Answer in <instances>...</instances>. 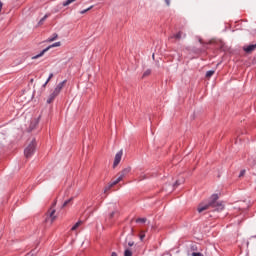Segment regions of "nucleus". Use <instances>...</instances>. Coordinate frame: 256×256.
<instances>
[{"mask_svg":"<svg viewBox=\"0 0 256 256\" xmlns=\"http://www.w3.org/2000/svg\"><path fill=\"white\" fill-rule=\"evenodd\" d=\"M218 200H219V195L213 194L206 205H203V203H200L198 205L197 207L198 213H203V211H207L209 207L216 208V211H223L225 209V206L222 203L217 202Z\"/></svg>","mask_w":256,"mask_h":256,"instance_id":"1","label":"nucleus"},{"mask_svg":"<svg viewBox=\"0 0 256 256\" xmlns=\"http://www.w3.org/2000/svg\"><path fill=\"white\" fill-rule=\"evenodd\" d=\"M37 149V139L33 138L28 146L24 149V155L26 159H30L33 157L35 151Z\"/></svg>","mask_w":256,"mask_h":256,"instance_id":"2","label":"nucleus"},{"mask_svg":"<svg viewBox=\"0 0 256 256\" xmlns=\"http://www.w3.org/2000/svg\"><path fill=\"white\" fill-rule=\"evenodd\" d=\"M56 210L50 208V210L47 212L46 217L44 219V223H48L49 225H53L55 223V219H57V216L55 215Z\"/></svg>","mask_w":256,"mask_h":256,"instance_id":"3","label":"nucleus"},{"mask_svg":"<svg viewBox=\"0 0 256 256\" xmlns=\"http://www.w3.org/2000/svg\"><path fill=\"white\" fill-rule=\"evenodd\" d=\"M128 173H131V167L130 166L124 168L122 171H120L117 174L118 178L116 179V183H121V180L125 179V177H127Z\"/></svg>","mask_w":256,"mask_h":256,"instance_id":"4","label":"nucleus"},{"mask_svg":"<svg viewBox=\"0 0 256 256\" xmlns=\"http://www.w3.org/2000/svg\"><path fill=\"white\" fill-rule=\"evenodd\" d=\"M52 47H61V42H55L54 44L46 47L38 55L33 56L32 59H39V57H43L45 55V53H47V51H49V49H52Z\"/></svg>","mask_w":256,"mask_h":256,"instance_id":"5","label":"nucleus"},{"mask_svg":"<svg viewBox=\"0 0 256 256\" xmlns=\"http://www.w3.org/2000/svg\"><path fill=\"white\" fill-rule=\"evenodd\" d=\"M123 157V150H120L117 152L114 158V163H113V169H115L120 163H121V158Z\"/></svg>","mask_w":256,"mask_h":256,"instance_id":"6","label":"nucleus"},{"mask_svg":"<svg viewBox=\"0 0 256 256\" xmlns=\"http://www.w3.org/2000/svg\"><path fill=\"white\" fill-rule=\"evenodd\" d=\"M41 119V116H39L37 119H34L30 122V126L28 128V131H35L37 129V125H39V120Z\"/></svg>","mask_w":256,"mask_h":256,"instance_id":"7","label":"nucleus"},{"mask_svg":"<svg viewBox=\"0 0 256 256\" xmlns=\"http://www.w3.org/2000/svg\"><path fill=\"white\" fill-rule=\"evenodd\" d=\"M118 183L119 182H117V180H114L113 182H110L108 185H106L104 187V194L108 195L109 191H111L115 185H118Z\"/></svg>","mask_w":256,"mask_h":256,"instance_id":"8","label":"nucleus"},{"mask_svg":"<svg viewBox=\"0 0 256 256\" xmlns=\"http://www.w3.org/2000/svg\"><path fill=\"white\" fill-rule=\"evenodd\" d=\"M65 85H67V80H63L62 82H60L54 89V93L59 95V93L63 91V87H65Z\"/></svg>","mask_w":256,"mask_h":256,"instance_id":"9","label":"nucleus"},{"mask_svg":"<svg viewBox=\"0 0 256 256\" xmlns=\"http://www.w3.org/2000/svg\"><path fill=\"white\" fill-rule=\"evenodd\" d=\"M182 37H187V34L183 33V31H179L178 33L169 37V39H176V41H181Z\"/></svg>","mask_w":256,"mask_h":256,"instance_id":"10","label":"nucleus"},{"mask_svg":"<svg viewBox=\"0 0 256 256\" xmlns=\"http://www.w3.org/2000/svg\"><path fill=\"white\" fill-rule=\"evenodd\" d=\"M255 49H256V44H249L243 47V51L248 55L251 54L252 51H255Z\"/></svg>","mask_w":256,"mask_h":256,"instance_id":"11","label":"nucleus"},{"mask_svg":"<svg viewBox=\"0 0 256 256\" xmlns=\"http://www.w3.org/2000/svg\"><path fill=\"white\" fill-rule=\"evenodd\" d=\"M59 97V94H56L54 91L49 95L46 103H48V105H51V103H53L55 101V98Z\"/></svg>","mask_w":256,"mask_h":256,"instance_id":"12","label":"nucleus"},{"mask_svg":"<svg viewBox=\"0 0 256 256\" xmlns=\"http://www.w3.org/2000/svg\"><path fill=\"white\" fill-rule=\"evenodd\" d=\"M130 223H147V218H137V219H131Z\"/></svg>","mask_w":256,"mask_h":256,"instance_id":"13","label":"nucleus"},{"mask_svg":"<svg viewBox=\"0 0 256 256\" xmlns=\"http://www.w3.org/2000/svg\"><path fill=\"white\" fill-rule=\"evenodd\" d=\"M183 183H185V177H181L180 179L176 180L173 187H179V185H183Z\"/></svg>","mask_w":256,"mask_h":256,"instance_id":"14","label":"nucleus"},{"mask_svg":"<svg viewBox=\"0 0 256 256\" xmlns=\"http://www.w3.org/2000/svg\"><path fill=\"white\" fill-rule=\"evenodd\" d=\"M59 38V35L57 34V33H54L53 35H52V37H50V38H48L47 40H46V42L47 43H52V41H56V39H58Z\"/></svg>","mask_w":256,"mask_h":256,"instance_id":"15","label":"nucleus"},{"mask_svg":"<svg viewBox=\"0 0 256 256\" xmlns=\"http://www.w3.org/2000/svg\"><path fill=\"white\" fill-rule=\"evenodd\" d=\"M71 203H73V197L64 201V203L62 204V209H65V207H67L68 205H71Z\"/></svg>","mask_w":256,"mask_h":256,"instance_id":"16","label":"nucleus"},{"mask_svg":"<svg viewBox=\"0 0 256 256\" xmlns=\"http://www.w3.org/2000/svg\"><path fill=\"white\" fill-rule=\"evenodd\" d=\"M49 15L50 14H45V16L40 19V21L38 22V27H41V25H43V23H45V21H47V18L49 17Z\"/></svg>","mask_w":256,"mask_h":256,"instance_id":"17","label":"nucleus"},{"mask_svg":"<svg viewBox=\"0 0 256 256\" xmlns=\"http://www.w3.org/2000/svg\"><path fill=\"white\" fill-rule=\"evenodd\" d=\"M212 75H215V70L207 71L205 77L206 79H211Z\"/></svg>","mask_w":256,"mask_h":256,"instance_id":"18","label":"nucleus"},{"mask_svg":"<svg viewBox=\"0 0 256 256\" xmlns=\"http://www.w3.org/2000/svg\"><path fill=\"white\" fill-rule=\"evenodd\" d=\"M117 215H119V211L115 210L110 213L109 219H115V217H117Z\"/></svg>","mask_w":256,"mask_h":256,"instance_id":"19","label":"nucleus"},{"mask_svg":"<svg viewBox=\"0 0 256 256\" xmlns=\"http://www.w3.org/2000/svg\"><path fill=\"white\" fill-rule=\"evenodd\" d=\"M75 1L77 0H66L65 2H63V7H67L71 5V3H75Z\"/></svg>","mask_w":256,"mask_h":256,"instance_id":"20","label":"nucleus"},{"mask_svg":"<svg viewBox=\"0 0 256 256\" xmlns=\"http://www.w3.org/2000/svg\"><path fill=\"white\" fill-rule=\"evenodd\" d=\"M75 1L77 0H66L65 2H63V7H67L71 5V3H75Z\"/></svg>","mask_w":256,"mask_h":256,"instance_id":"21","label":"nucleus"},{"mask_svg":"<svg viewBox=\"0 0 256 256\" xmlns=\"http://www.w3.org/2000/svg\"><path fill=\"white\" fill-rule=\"evenodd\" d=\"M149 75H151V69H147V70L143 73L142 77H143V78L149 77Z\"/></svg>","mask_w":256,"mask_h":256,"instance_id":"22","label":"nucleus"},{"mask_svg":"<svg viewBox=\"0 0 256 256\" xmlns=\"http://www.w3.org/2000/svg\"><path fill=\"white\" fill-rule=\"evenodd\" d=\"M91 9H93V5L90 6L89 8H87V9H85V10L80 11V14L85 15V13H87L88 11H91Z\"/></svg>","mask_w":256,"mask_h":256,"instance_id":"23","label":"nucleus"},{"mask_svg":"<svg viewBox=\"0 0 256 256\" xmlns=\"http://www.w3.org/2000/svg\"><path fill=\"white\" fill-rule=\"evenodd\" d=\"M124 256H133V252H131V250L126 249L124 252Z\"/></svg>","mask_w":256,"mask_h":256,"instance_id":"24","label":"nucleus"},{"mask_svg":"<svg viewBox=\"0 0 256 256\" xmlns=\"http://www.w3.org/2000/svg\"><path fill=\"white\" fill-rule=\"evenodd\" d=\"M139 237H140V241H143V239H145V232H141Z\"/></svg>","mask_w":256,"mask_h":256,"instance_id":"25","label":"nucleus"},{"mask_svg":"<svg viewBox=\"0 0 256 256\" xmlns=\"http://www.w3.org/2000/svg\"><path fill=\"white\" fill-rule=\"evenodd\" d=\"M192 256H204V255L200 252H193Z\"/></svg>","mask_w":256,"mask_h":256,"instance_id":"26","label":"nucleus"},{"mask_svg":"<svg viewBox=\"0 0 256 256\" xmlns=\"http://www.w3.org/2000/svg\"><path fill=\"white\" fill-rule=\"evenodd\" d=\"M77 229H79V225H74V226L71 228V231H77Z\"/></svg>","mask_w":256,"mask_h":256,"instance_id":"27","label":"nucleus"},{"mask_svg":"<svg viewBox=\"0 0 256 256\" xmlns=\"http://www.w3.org/2000/svg\"><path fill=\"white\" fill-rule=\"evenodd\" d=\"M53 79V73H51L47 79V83H49V81H51Z\"/></svg>","mask_w":256,"mask_h":256,"instance_id":"28","label":"nucleus"},{"mask_svg":"<svg viewBox=\"0 0 256 256\" xmlns=\"http://www.w3.org/2000/svg\"><path fill=\"white\" fill-rule=\"evenodd\" d=\"M244 175H245V170H241L240 174H239V177H244Z\"/></svg>","mask_w":256,"mask_h":256,"instance_id":"29","label":"nucleus"},{"mask_svg":"<svg viewBox=\"0 0 256 256\" xmlns=\"http://www.w3.org/2000/svg\"><path fill=\"white\" fill-rule=\"evenodd\" d=\"M134 245H135V242H133V241L128 242L129 247H133Z\"/></svg>","mask_w":256,"mask_h":256,"instance_id":"30","label":"nucleus"},{"mask_svg":"<svg viewBox=\"0 0 256 256\" xmlns=\"http://www.w3.org/2000/svg\"><path fill=\"white\" fill-rule=\"evenodd\" d=\"M243 221H245V219H243V218L238 219V225H241L243 223Z\"/></svg>","mask_w":256,"mask_h":256,"instance_id":"31","label":"nucleus"},{"mask_svg":"<svg viewBox=\"0 0 256 256\" xmlns=\"http://www.w3.org/2000/svg\"><path fill=\"white\" fill-rule=\"evenodd\" d=\"M166 5L169 7V5H171V0H164Z\"/></svg>","mask_w":256,"mask_h":256,"instance_id":"32","label":"nucleus"},{"mask_svg":"<svg viewBox=\"0 0 256 256\" xmlns=\"http://www.w3.org/2000/svg\"><path fill=\"white\" fill-rule=\"evenodd\" d=\"M75 225H83V221L79 220L78 222L75 223Z\"/></svg>","mask_w":256,"mask_h":256,"instance_id":"33","label":"nucleus"},{"mask_svg":"<svg viewBox=\"0 0 256 256\" xmlns=\"http://www.w3.org/2000/svg\"><path fill=\"white\" fill-rule=\"evenodd\" d=\"M2 9H3V2H1V0H0V13H1Z\"/></svg>","mask_w":256,"mask_h":256,"instance_id":"34","label":"nucleus"},{"mask_svg":"<svg viewBox=\"0 0 256 256\" xmlns=\"http://www.w3.org/2000/svg\"><path fill=\"white\" fill-rule=\"evenodd\" d=\"M57 205V200H55L52 204V207H55Z\"/></svg>","mask_w":256,"mask_h":256,"instance_id":"35","label":"nucleus"},{"mask_svg":"<svg viewBox=\"0 0 256 256\" xmlns=\"http://www.w3.org/2000/svg\"><path fill=\"white\" fill-rule=\"evenodd\" d=\"M140 177H141V179H147V175H142Z\"/></svg>","mask_w":256,"mask_h":256,"instance_id":"36","label":"nucleus"},{"mask_svg":"<svg viewBox=\"0 0 256 256\" xmlns=\"http://www.w3.org/2000/svg\"><path fill=\"white\" fill-rule=\"evenodd\" d=\"M111 256H117V252H112Z\"/></svg>","mask_w":256,"mask_h":256,"instance_id":"37","label":"nucleus"},{"mask_svg":"<svg viewBox=\"0 0 256 256\" xmlns=\"http://www.w3.org/2000/svg\"><path fill=\"white\" fill-rule=\"evenodd\" d=\"M199 43H201V45H203V39L199 38Z\"/></svg>","mask_w":256,"mask_h":256,"instance_id":"38","label":"nucleus"},{"mask_svg":"<svg viewBox=\"0 0 256 256\" xmlns=\"http://www.w3.org/2000/svg\"><path fill=\"white\" fill-rule=\"evenodd\" d=\"M49 82H47V80H46V82L43 84V87H47V84H48Z\"/></svg>","mask_w":256,"mask_h":256,"instance_id":"39","label":"nucleus"},{"mask_svg":"<svg viewBox=\"0 0 256 256\" xmlns=\"http://www.w3.org/2000/svg\"><path fill=\"white\" fill-rule=\"evenodd\" d=\"M30 81H31V83H33V79H31Z\"/></svg>","mask_w":256,"mask_h":256,"instance_id":"40","label":"nucleus"}]
</instances>
